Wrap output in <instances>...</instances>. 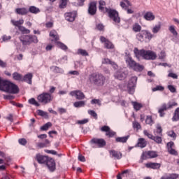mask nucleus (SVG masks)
<instances>
[{
    "instance_id": "nucleus-1",
    "label": "nucleus",
    "mask_w": 179,
    "mask_h": 179,
    "mask_svg": "<svg viewBox=\"0 0 179 179\" xmlns=\"http://www.w3.org/2000/svg\"><path fill=\"white\" fill-rule=\"evenodd\" d=\"M0 90L6 92V93H11L12 94H17L20 90L19 87L10 81L2 80L0 77Z\"/></svg>"
},
{
    "instance_id": "nucleus-2",
    "label": "nucleus",
    "mask_w": 179,
    "mask_h": 179,
    "mask_svg": "<svg viewBox=\"0 0 179 179\" xmlns=\"http://www.w3.org/2000/svg\"><path fill=\"white\" fill-rule=\"evenodd\" d=\"M134 53L137 59H140L141 57H142L143 59H147L148 61H154V59L157 58L156 52L152 50H146L144 49L139 50L138 48H134Z\"/></svg>"
},
{
    "instance_id": "nucleus-3",
    "label": "nucleus",
    "mask_w": 179,
    "mask_h": 179,
    "mask_svg": "<svg viewBox=\"0 0 179 179\" xmlns=\"http://www.w3.org/2000/svg\"><path fill=\"white\" fill-rule=\"evenodd\" d=\"M88 80L92 85L101 87L106 83V76L101 73H93L89 76Z\"/></svg>"
},
{
    "instance_id": "nucleus-4",
    "label": "nucleus",
    "mask_w": 179,
    "mask_h": 179,
    "mask_svg": "<svg viewBox=\"0 0 179 179\" xmlns=\"http://www.w3.org/2000/svg\"><path fill=\"white\" fill-rule=\"evenodd\" d=\"M20 41L22 45H30V44H37L38 43V38L36 35H23L20 37Z\"/></svg>"
},
{
    "instance_id": "nucleus-5",
    "label": "nucleus",
    "mask_w": 179,
    "mask_h": 179,
    "mask_svg": "<svg viewBox=\"0 0 179 179\" xmlns=\"http://www.w3.org/2000/svg\"><path fill=\"white\" fill-rule=\"evenodd\" d=\"M37 100L41 104H50L54 100V96L48 92H43L37 96Z\"/></svg>"
},
{
    "instance_id": "nucleus-6",
    "label": "nucleus",
    "mask_w": 179,
    "mask_h": 179,
    "mask_svg": "<svg viewBox=\"0 0 179 179\" xmlns=\"http://www.w3.org/2000/svg\"><path fill=\"white\" fill-rule=\"evenodd\" d=\"M136 37L138 41H141V43H143L145 40L150 41V40L153 38V34H152V33H150L148 30H142L136 34Z\"/></svg>"
},
{
    "instance_id": "nucleus-7",
    "label": "nucleus",
    "mask_w": 179,
    "mask_h": 179,
    "mask_svg": "<svg viewBox=\"0 0 179 179\" xmlns=\"http://www.w3.org/2000/svg\"><path fill=\"white\" fill-rule=\"evenodd\" d=\"M105 9V12L108 13L110 19H112L115 23H120L121 22V18L120 17L118 11L108 8H106Z\"/></svg>"
},
{
    "instance_id": "nucleus-8",
    "label": "nucleus",
    "mask_w": 179,
    "mask_h": 179,
    "mask_svg": "<svg viewBox=\"0 0 179 179\" xmlns=\"http://www.w3.org/2000/svg\"><path fill=\"white\" fill-rule=\"evenodd\" d=\"M157 152L156 151H145L143 152L141 157V163L143 162V160H148V159H155L157 157Z\"/></svg>"
},
{
    "instance_id": "nucleus-9",
    "label": "nucleus",
    "mask_w": 179,
    "mask_h": 179,
    "mask_svg": "<svg viewBox=\"0 0 179 179\" xmlns=\"http://www.w3.org/2000/svg\"><path fill=\"white\" fill-rule=\"evenodd\" d=\"M88 13L91 16H94L97 13V1H91L88 4Z\"/></svg>"
},
{
    "instance_id": "nucleus-10",
    "label": "nucleus",
    "mask_w": 179,
    "mask_h": 179,
    "mask_svg": "<svg viewBox=\"0 0 179 179\" xmlns=\"http://www.w3.org/2000/svg\"><path fill=\"white\" fill-rule=\"evenodd\" d=\"M91 145H95L98 148H104L107 143L104 138H94L90 141Z\"/></svg>"
},
{
    "instance_id": "nucleus-11",
    "label": "nucleus",
    "mask_w": 179,
    "mask_h": 179,
    "mask_svg": "<svg viewBox=\"0 0 179 179\" xmlns=\"http://www.w3.org/2000/svg\"><path fill=\"white\" fill-rule=\"evenodd\" d=\"M78 17V11L73 10L71 12H67L64 13V18L67 22H75V20Z\"/></svg>"
},
{
    "instance_id": "nucleus-12",
    "label": "nucleus",
    "mask_w": 179,
    "mask_h": 179,
    "mask_svg": "<svg viewBox=\"0 0 179 179\" xmlns=\"http://www.w3.org/2000/svg\"><path fill=\"white\" fill-rule=\"evenodd\" d=\"M100 41L104 45V48L107 50H114V44H113V42L110 41V40L107 39L104 36H100Z\"/></svg>"
},
{
    "instance_id": "nucleus-13",
    "label": "nucleus",
    "mask_w": 179,
    "mask_h": 179,
    "mask_svg": "<svg viewBox=\"0 0 179 179\" xmlns=\"http://www.w3.org/2000/svg\"><path fill=\"white\" fill-rule=\"evenodd\" d=\"M100 131H101V132H106V136H108V138H113L115 136L116 134L114 131L111 130L110 127L106 125L101 127Z\"/></svg>"
},
{
    "instance_id": "nucleus-14",
    "label": "nucleus",
    "mask_w": 179,
    "mask_h": 179,
    "mask_svg": "<svg viewBox=\"0 0 179 179\" xmlns=\"http://www.w3.org/2000/svg\"><path fill=\"white\" fill-rule=\"evenodd\" d=\"M46 166L52 173L55 171L56 164L54 159L49 157L46 161Z\"/></svg>"
},
{
    "instance_id": "nucleus-15",
    "label": "nucleus",
    "mask_w": 179,
    "mask_h": 179,
    "mask_svg": "<svg viewBox=\"0 0 179 179\" xmlns=\"http://www.w3.org/2000/svg\"><path fill=\"white\" fill-rule=\"evenodd\" d=\"M35 159L39 164H44L47 162L49 157L48 156L41 155L40 153H38L36 155Z\"/></svg>"
},
{
    "instance_id": "nucleus-16",
    "label": "nucleus",
    "mask_w": 179,
    "mask_h": 179,
    "mask_svg": "<svg viewBox=\"0 0 179 179\" xmlns=\"http://www.w3.org/2000/svg\"><path fill=\"white\" fill-rule=\"evenodd\" d=\"M50 37L52 38L51 41L55 43V44L59 41V35L57 31L52 29L49 34Z\"/></svg>"
},
{
    "instance_id": "nucleus-17",
    "label": "nucleus",
    "mask_w": 179,
    "mask_h": 179,
    "mask_svg": "<svg viewBox=\"0 0 179 179\" xmlns=\"http://www.w3.org/2000/svg\"><path fill=\"white\" fill-rule=\"evenodd\" d=\"M109 155L110 157H114L117 160L122 158V153H121L120 151H116L115 150H109Z\"/></svg>"
},
{
    "instance_id": "nucleus-18",
    "label": "nucleus",
    "mask_w": 179,
    "mask_h": 179,
    "mask_svg": "<svg viewBox=\"0 0 179 179\" xmlns=\"http://www.w3.org/2000/svg\"><path fill=\"white\" fill-rule=\"evenodd\" d=\"M71 96H75L78 100H83L85 94L80 90H76L70 92Z\"/></svg>"
},
{
    "instance_id": "nucleus-19",
    "label": "nucleus",
    "mask_w": 179,
    "mask_h": 179,
    "mask_svg": "<svg viewBox=\"0 0 179 179\" xmlns=\"http://www.w3.org/2000/svg\"><path fill=\"white\" fill-rule=\"evenodd\" d=\"M137 80L138 78L136 76L131 77V79L129 80L127 89L129 90H132V89L135 87V85H136Z\"/></svg>"
},
{
    "instance_id": "nucleus-20",
    "label": "nucleus",
    "mask_w": 179,
    "mask_h": 179,
    "mask_svg": "<svg viewBox=\"0 0 179 179\" xmlns=\"http://www.w3.org/2000/svg\"><path fill=\"white\" fill-rule=\"evenodd\" d=\"M147 169H152V170H158L160 169L161 164L156 162H148L145 164Z\"/></svg>"
},
{
    "instance_id": "nucleus-21",
    "label": "nucleus",
    "mask_w": 179,
    "mask_h": 179,
    "mask_svg": "<svg viewBox=\"0 0 179 179\" xmlns=\"http://www.w3.org/2000/svg\"><path fill=\"white\" fill-rule=\"evenodd\" d=\"M33 79V73H29L24 76H22V82L28 83V85H31Z\"/></svg>"
},
{
    "instance_id": "nucleus-22",
    "label": "nucleus",
    "mask_w": 179,
    "mask_h": 179,
    "mask_svg": "<svg viewBox=\"0 0 179 179\" xmlns=\"http://www.w3.org/2000/svg\"><path fill=\"white\" fill-rule=\"evenodd\" d=\"M15 13L17 15H20L21 16H24L29 13V10L27 8H17L15 9Z\"/></svg>"
},
{
    "instance_id": "nucleus-23",
    "label": "nucleus",
    "mask_w": 179,
    "mask_h": 179,
    "mask_svg": "<svg viewBox=\"0 0 179 179\" xmlns=\"http://www.w3.org/2000/svg\"><path fill=\"white\" fill-rule=\"evenodd\" d=\"M179 178L178 173H165L161 179H177Z\"/></svg>"
},
{
    "instance_id": "nucleus-24",
    "label": "nucleus",
    "mask_w": 179,
    "mask_h": 179,
    "mask_svg": "<svg viewBox=\"0 0 179 179\" xmlns=\"http://www.w3.org/2000/svg\"><path fill=\"white\" fill-rule=\"evenodd\" d=\"M115 78L119 80H124L127 78V73L124 71H117L115 73Z\"/></svg>"
},
{
    "instance_id": "nucleus-25",
    "label": "nucleus",
    "mask_w": 179,
    "mask_h": 179,
    "mask_svg": "<svg viewBox=\"0 0 179 179\" xmlns=\"http://www.w3.org/2000/svg\"><path fill=\"white\" fill-rule=\"evenodd\" d=\"M156 18V17L154 15L153 13L148 11L145 13L144 15V19L145 20H148V22H152Z\"/></svg>"
},
{
    "instance_id": "nucleus-26",
    "label": "nucleus",
    "mask_w": 179,
    "mask_h": 179,
    "mask_svg": "<svg viewBox=\"0 0 179 179\" xmlns=\"http://www.w3.org/2000/svg\"><path fill=\"white\" fill-rule=\"evenodd\" d=\"M102 64L112 65L115 69H117V68H118V66L117 65V64H115V62L111 61L108 58L103 59L102 60Z\"/></svg>"
},
{
    "instance_id": "nucleus-27",
    "label": "nucleus",
    "mask_w": 179,
    "mask_h": 179,
    "mask_svg": "<svg viewBox=\"0 0 179 179\" xmlns=\"http://www.w3.org/2000/svg\"><path fill=\"white\" fill-rule=\"evenodd\" d=\"M120 6L122 9L126 10V9H128V6H132V4L129 2V0H122L120 2Z\"/></svg>"
},
{
    "instance_id": "nucleus-28",
    "label": "nucleus",
    "mask_w": 179,
    "mask_h": 179,
    "mask_svg": "<svg viewBox=\"0 0 179 179\" xmlns=\"http://www.w3.org/2000/svg\"><path fill=\"white\" fill-rule=\"evenodd\" d=\"M169 107H167V103H163L162 107L159 109L158 113L160 117H164V111H166Z\"/></svg>"
},
{
    "instance_id": "nucleus-29",
    "label": "nucleus",
    "mask_w": 179,
    "mask_h": 179,
    "mask_svg": "<svg viewBox=\"0 0 179 179\" xmlns=\"http://www.w3.org/2000/svg\"><path fill=\"white\" fill-rule=\"evenodd\" d=\"M11 23L13 26L18 27V29L24 23V20L23 19H20L19 20L16 21L15 20H11Z\"/></svg>"
},
{
    "instance_id": "nucleus-30",
    "label": "nucleus",
    "mask_w": 179,
    "mask_h": 179,
    "mask_svg": "<svg viewBox=\"0 0 179 179\" xmlns=\"http://www.w3.org/2000/svg\"><path fill=\"white\" fill-rule=\"evenodd\" d=\"M145 124H147V125H150V127H152V125L155 124V119L153 118V116L147 115L145 118Z\"/></svg>"
},
{
    "instance_id": "nucleus-31",
    "label": "nucleus",
    "mask_w": 179,
    "mask_h": 179,
    "mask_svg": "<svg viewBox=\"0 0 179 179\" xmlns=\"http://www.w3.org/2000/svg\"><path fill=\"white\" fill-rule=\"evenodd\" d=\"M13 79L18 82H22L23 76L17 72H14L13 73Z\"/></svg>"
},
{
    "instance_id": "nucleus-32",
    "label": "nucleus",
    "mask_w": 179,
    "mask_h": 179,
    "mask_svg": "<svg viewBox=\"0 0 179 179\" xmlns=\"http://www.w3.org/2000/svg\"><path fill=\"white\" fill-rule=\"evenodd\" d=\"M104 6H106V1H104L103 0H100L99 1V10L101 12H103V13H106V7H104Z\"/></svg>"
},
{
    "instance_id": "nucleus-33",
    "label": "nucleus",
    "mask_w": 179,
    "mask_h": 179,
    "mask_svg": "<svg viewBox=\"0 0 179 179\" xmlns=\"http://www.w3.org/2000/svg\"><path fill=\"white\" fill-rule=\"evenodd\" d=\"M146 145H148V143L146 141V140H145V138H139L137 145L138 146V148H146Z\"/></svg>"
},
{
    "instance_id": "nucleus-34",
    "label": "nucleus",
    "mask_w": 179,
    "mask_h": 179,
    "mask_svg": "<svg viewBox=\"0 0 179 179\" xmlns=\"http://www.w3.org/2000/svg\"><path fill=\"white\" fill-rule=\"evenodd\" d=\"M126 62H127V64H128L129 68H131V69H133V68L135 66V65H136V62L133 60L132 57H129L126 60Z\"/></svg>"
},
{
    "instance_id": "nucleus-35",
    "label": "nucleus",
    "mask_w": 179,
    "mask_h": 179,
    "mask_svg": "<svg viewBox=\"0 0 179 179\" xmlns=\"http://www.w3.org/2000/svg\"><path fill=\"white\" fill-rule=\"evenodd\" d=\"M28 12H30V13H34V15H37V13H40V8L32 6L29 7Z\"/></svg>"
},
{
    "instance_id": "nucleus-36",
    "label": "nucleus",
    "mask_w": 179,
    "mask_h": 179,
    "mask_svg": "<svg viewBox=\"0 0 179 179\" xmlns=\"http://www.w3.org/2000/svg\"><path fill=\"white\" fill-rule=\"evenodd\" d=\"M129 138V136H126L124 137H117L116 138L115 141L116 142H120L121 143H127V141H128Z\"/></svg>"
},
{
    "instance_id": "nucleus-37",
    "label": "nucleus",
    "mask_w": 179,
    "mask_h": 179,
    "mask_svg": "<svg viewBox=\"0 0 179 179\" xmlns=\"http://www.w3.org/2000/svg\"><path fill=\"white\" fill-rule=\"evenodd\" d=\"M142 27L139 24L135 23L134 24H133V31H134L135 33H140Z\"/></svg>"
},
{
    "instance_id": "nucleus-38",
    "label": "nucleus",
    "mask_w": 179,
    "mask_h": 179,
    "mask_svg": "<svg viewBox=\"0 0 179 179\" xmlns=\"http://www.w3.org/2000/svg\"><path fill=\"white\" fill-rule=\"evenodd\" d=\"M69 0H60L59 8V9H65L66 6L68 5V2Z\"/></svg>"
},
{
    "instance_id": "nucleus-39",
    "label": "nucleus",
    "mask_w": 179,
    "mask_h": 179,
    "mask_svg": "<svg viewBox=\"0 0 179 179\" xmlns=\"http://www.w3.org/2000/svg\"><path fill=\"white\" fill-rule=\"evenodd\" d=\"M77 54L78 55H82L83 57H89V53L87 52V51L83 49H78L77 51Z\"/></svg>"
},
{
    "instance_id": "nucleus-40",
    "label": "nucleus",
    "mask_w": 179,
    "mask_h": 179,
    "mask_svg": "<svg viewBox=\"0 0 179 179\" xmlns=\"http://www.w3.org/2000/svg\"><path fill=\"white\" fill-rule=\"evenodd\" d=\"M155 134V135H159V136H163V129H162V126H160L159 124L157 126Z\"/></svg>"
},
{
    "instance_id": "nucleus-41",
    "label": "nucleus",
    "mask_w": 179,
    "mask_h": 179,
    "mask_svg": "<svg viewBox=\"0 0 179 179\" xmlns=\"http://www.w3.org/2000/svg\"><path fill=\"white\" fill-rule=\"evenodd\" d=\"M59 48H61V50H63L64 51H66L68 50V46H66L65 44L62 43L61 41H58L55 43Z\"/></svg>"
},
{
    "instance_id": "nucleus-42",
    "label": "nucleus",
    "mask_w": 179,
    "mask_h": 179,
    "mask_svg": "<svg viewBox=\"0 0 179 179\" xmlns=\"http://www.w3.org/2000/svg\"><path fill=\"white\" fill-rule=\"evenodd\" d=\"M133 69L134 71H136V72H142L143 66L139 64L138 63H136V65H134Z\"/></svg>"
},
{
    "instance_id": "nucleus-43",
    "label": "nucleus",
    "mask_w": 179,
    "mask_h": 179,
    "mask_svg": "<svg viewBox=\"0 0 179 179\" xmlns=\"http://www.w3.org/2000/svg\"><path fill=\"white\" fill-rule=\"evenodd\" d=\"M28 102L29 104L35 106V107H40V103L36 101V99L34 98H31L30 99H29Z\"/></svg>"
},
{
    "instance_id": "nucleus-44",
    "label": "nucleus",
    "mask_w": 179,
    "mask_h": 179,
    "mask_svg": "<svg viewBox=\"0 0 179 179\" xmlns=\"http://www.w3.org/2000/svg\"><path fill=\"white\" fill-rule=\"evenodd\" d=\"M167 135L168 136H169L170 138H172L173 141H176V139H177V134H176V132H174V131L171 130L167 131Z\"/></svg>"
},
{
    "instance_id": "nucleus-45",
    "label": "nucleus",
    "mask_w": 179,
    "mask_h": 179,
    "mask_svg": "<svg viewBox=\"0 0 179 179\" xmlns=\"http://www.w3.org/2000/svg\"><path fill=\"white\" fill-rule=\"evenodd\" d=\"M18 30H20L22 34H30V29H27L23 26L20 27Z\"/></svg>"
},
{
    "instance_id": "nucleus-46",
    "label": "nucleus",
    "mask_w": 179,
    "mask_h": 179,
    "mask_svg": "<svg viewBox=\"0 0 179 179\" xmlns=\"http://www.w3.org/2000/svg\"><path fill=\"white\" fill-rule=\"evenodd\" d=\"M132 106H134V108L136 111H139V110L143 107L142 103L138 102H132Z\"/></svg>"
},
{
    "instance_id": "nucleus-47",
    "label": "nucleus",
    "mask_w": 179,
    "mask_h": 179,
    "mask_svg": "<svg viewBox=\"0 0 179 179\" xmlns=\"http://www.w3.org/2000/svg\"><path fill=\"white\" fill-rule=\"evenodd\" d=\"M52 127V123L48 122L45 124L43 126L41 127V131H48V128Z\"/></svg>"
},
{
    "instance_id": "nucleus-48",
    "label": "nucleus",
    "mask_w": 179,
    "mask_h": 179,
    "mask_svg": "<svg viewBox=\"0 0 179 179\" xmlns=\"http://www.w3.org/2000/svg\"><path fill=\"white\" fill-rule=\"evenodd\" d=\"M160 29H162V25L160 24H157V25H155L152 29V32L154 34H156L157 33H159L160 31Z\"/></svg>"
},
{
    "instance_id": "nucleus-49",
    "label": "nucleus",
    "mask_w": 179,
    "mask_h": 179,
    "mask_svg": "<svg viewBox=\"0 0 179 179\" xmlns=\"http://www.w3.org/2000/svg\"><path fill=\"white\" fill-rule=\"evenodd\" d=\"M73 106L76 108H79V107H85V101H76L73 103Z\"/></svg>"
},
{
    "instance_id": "nucleus-50",
    "label": "nucleus",
    "mask_w": 179,
    "mask_h": 179,
    "mask_svg": "<svg viewBox=\"0 0 179 179\" xmlns=\"http://www.w3.org/2000/svg\"><path fill=\"white\" fill-rule=\"evenodd\" d=\"M50 69H52L53 72H55V73H62V69H61L57 66H52L50 67Z\"/></svg>"
},
{
    "instance_id": "nucleus-51",
    "label": "nucleus",
    "mask_w": 179,
    "mask_h": 179,
    "mask_svg": "<svg viewBox=\"0 0 179 179\" xmlns=\"http://www.w3.org/2000/svg\"><path fill=\"white\" fill-rule=\"evenodd\" d=\"M179 118V108H177L175 110L174 116L173 117V121H177Z\"/></svg>"
},
{
    "instance_id": "nucleus-52",
    "label": "nucleus",
    "mask_w": 179,
    "mask_h": 179,
    "mask_svg": "<svg viewBox=\"0 0 179 179\" xmlns=\"http://www.w3.org/2000/svg\"><path fill=\"white\" fill-rule=\"evenodd\" d=\"M169 31H171L173 36H178V33L176 31V28L173 25L169 27Z\"/></svg>"
},
{
    "instance_id": "nucleus-53",
    "label": "nucleus",
    "mask_w": 179,
    "mask_h": 179,
    "mask_svg": "<svg viewBox=\"0 0 179 179\" xmlns=\"http://www.w3.org/2000/svg\"><path fill=\"white\" fill-rule=\"evenodd\" d=\"M163 90H164V87L162 85H157V87L152 88V92H163Z\"/></svg>"
},
{
    "instance_id": "nucleus-54",
    "label": "nucleus",
    "mask_w": 179,
    "mask_h": 179,
    "mask_svg": "<svg viewBox=\"0 0 179 179\" xmlns=\"http://www.w3.org/2000/svg\"><path fill=\"white\" fill-rule=\"evenodd\" d=\"M152 141L156 142V143H162L163 142V139L162 138L161 136H154L152 138Z\"/></svg>"
},
{
    "instance_id": "nucleus-55",
    "label": "nucleus",
    "mask_w": 179,
    "mask_h": 179,
    "mask_svg": "<svg viewBox=\"0 0 179 179\" xmlns=\"http://www.w3.org/2000/svg\"><path fill=\"white\" fill-rule=\"evenodd\" d=\"M88 114L91 115V117H93L95 120H97V113L93 110H88Z\"/></svg>"
},
{
    "instance_id": "nucleus-56",
    "label": "nucleus",
    "mask_w": 179,
    "mask_h": 179,
    "mask_svg": "<svg viewBox=\"0 0 179 179\" xmlns=\"http://www.w3.org/2000/svg\"><path fill=\"white\" fill-rule=\"evenodd\" d=\"M18 143L22 146H26V145H27V140H26V138H20Z\"/></svg>"
},
{
    "instance_id": "nucleus-57",
    "label": "nucleus",
    "mask_w": 179,
    "mask_h": 179,
    "mask_svg": "<svg viewBox=\"0 0 179 179\" xmlns=\"http://www.w3.org/2000/svg\"><path fill=\"white\" fill-rule=\"evenodd\" d=\"M143 134H144V135H145V136H148V138H149V139H152V141H153V138L155 137V136H153L152 134L148 132L147 130H144Z\"/></svg>"
},
{
    "instance_id": "nucleus-58",
    "label": "nucleus",
    "mask_w": 179,
    "mask_h": 179,
    "mask_svg": "<svg viewBox=\"0 0 179 179\" xmlns=\"http://www.w3.org/2000/svg\"><path fill=\"white\" fill-rule=\"evenodd\" d=\"M168 152L170 155H173V156H177V155H178V152L173 148L169 149Z\"/></svg>"
},
{
    "instance_id": "nucleus-59",
    "label": "nucleus",
    "mask_w": 179,
    "mask_h": 179,
    "mask_svg": "<svg viewBox=\"0 0 179 179\" xmlns=\"http://www.w3.org/2000/svg\"><path fill=\"white\" fill-rule=\"evenodd\" d=\"M133 128L134 129H141V124L138 122H133Z\"/></svg>"
},
{
    "instance_id": "nucleus-60",
    "label": "nucleus",
    "mask_w": 179,
    "mask_h": 179,
    "mask_svg": "<svg viewBox=\"0 0 179 179\" xmlns=\"http://www.w3.org/2000/svg\"><path fill=\"white\" fill-rule=\"evenodd\" d=\"M54 27V22L52 21H50L45 23V27H47V29H51Z\"/></svg>"
},
{
    "instance_id": "nucleus-61",
    "label": "nucleus",
    "mask_w": 179,
    "mask_h": 179,
    "mask_svg": "<svg viewBox=\"0 0 179 179\" xmlns=\"http://www.w3.org/2000/svg\"><path fill=\"white\" fill-rule=\"evenodd\" d=\"M91 104H98V106H101V101H100V99H92L91 101Z\"/></svg>"
},
{
    "instance_id": "nucleus-62",
    "label": "nucleus",
    "mask_w": 179,
    "mask_h": 179,
    "mask_svg": "<svg viewBox=\"0 0 179 179\" xmlns=\"http://www.w3.org/2000/svg\"><path fill=\"white\" fill-rule=\"evenodd\" d=\"M10 38H12L11 36H6V35H3L2 36V40L3 41L6 42V41H9V40H10Z\"/></svg>"
},
{
    "instance_id": "nucleus-63",
    "label": "nucleus",
    "mask_w": 179,
    "mask_h": 179,
    "mask_svg": "<svg viewBox=\"0 0 179 179\" xmlns=\"http://www.w3.org/2000/svg\"><path fill=\"white\" fill-rule=\"evenodd\" d=\"M168 89L171 93H176V90L174 87V85H168Z\"/></svg>"
},
{
    "instance_id": "nucleus-64",
    "label": "nucleus",
    "mask_w": 179,
    "mask_h": 179,
    "mask_svg": "<svg viewBox=\"0 0 179 179\" xmlns=\"http://www.w3.org/2000/svg\"><path fill=\"white\" fill-rule=\"evenodd\" d=\"M57 111L59 114H65L66 113V109L64 108H58Z\"/></svg>"
}]
</instances>
